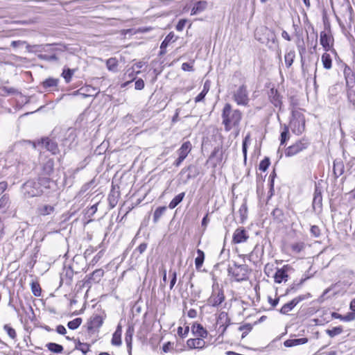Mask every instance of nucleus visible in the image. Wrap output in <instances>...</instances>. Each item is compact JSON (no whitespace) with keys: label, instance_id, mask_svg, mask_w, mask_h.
Listing matches in <instances>:
<instances>
[{"label":"nucleus","instance_id":"nucleus-4","mask_svg":"<svg viewBox=\"0 0 355 355\" xmlns=\"http://www.w3.org/2000/svg\"><path fill=\"white\" fill-rule=\"evenodd\" d=\"M254 37L257 40L266 45H268L270 42L272 44L277 43V37L275 32L266 26L257 28L255 31Z\"/></svg>","mask_w":355,"mask_h":355},{"label":"nucleus","instance_id":"nucleus-18","mask_svg":"<svg viewBox=\"0 0 355 355\" xmlns=\"http://www.w3.org/2000/svg\"><path fill=\"white\" fill-rule=\"evenodd\" d=\"M42 143L44 148L52 154L55 155L59 153L58 144L55 141L49 138H45L42 139Z\"/></svg>","mask_w":355,"mask_h":355},{"label":"nucleus","instance_id":"nucleus-58","mask_svg":"<svg viewBox=\"0 0 355 355\" xmlns=\"http://www.w3.org/2000/svg\"><path fill=\"white\" fill-rule=\"evenodd\" d=\"M355 320V313L354 311L347 313L345 315H343V321L350 322Z\"/></svg>","mask_w":355,"mask_h":355},{"label":"nucleus","instance_id":"nucleus-62","mask_svg":"<svg viewBox=\"0 0 355 355\" xmlns=\"http://www.w3.org/2000/svg\"><path fill=\"white\" fill-rule=\"evenodd\" d=\"M144 87V82L142 79L139 78L135 82V89L141 90Z\"/></svg>","mask_w":355,"mask_h":355},{"label":"nucleus","instance_id":"nucleus-10","mask_svg":"<svg viewBox=\"0 0 355 355\" xmlns=\"http://www.w3.org/2000/svg\"><path fill=\"white\" fill-rule=\"evenodd\" d=\"M104 275V270L103 269H97L94 270L92 275L91 277H88L84 282L83 286L87 287L88 288H90L92 286H94V284L98 283L101 277Z\"/></svg>","mask_w":355,"mask_h":355},{"label":"nucleus","instance_id":"nucleus-16","mask_svg":"<svg viewBox=\"0 0 355 355\" xmlns=\"http://www.w3.org/2000/svg\"><path fill=\"white\" fill-rule=\"evenodd\" d=\"M333 37L325 31H322L320 35V42L325 51H329L332 46Z\"/></svg>","mask_w":355,"mask_h":355},{"label":"nucleus","instance_id":"nucleus-3","mask_svg":"<svg viewBox=\"0 0 355 355\" xmlns=\"http://www.w3.org/2000/svg\"><path fill=\"white\" fill-rule=\"evenodd\" d=\"M290 128L295 135H301L305 130V119L300 110H293L290 120Z\"/></svg>","mask_w":355,"mask_h":355},{"label":"nucleus","instance_id":"nucleus-7","mask_svg":"<svg viewBox=\"0 0 355 355\" xmlns=\"http://www.w3.org/2000/svg\"><path fill=\"white\" fill-rule=\"evenodd\" d=\"M233 99L239 105H247L249 103L248 92L245 85H241L233 93Z\"/></svg>","mask_w":355,"mask_h":355},{"label":"nucleus","instance_id":"nucleus-22","mask_svg":"<svg viewBox=\"0 0 355 355\" xmlns=\"http://www.w3.org/2000/svg\"><path fill=\"white\" fill-rule=\"evenodd\" d=\"M191 331L193 335L201 338H206L208 334L207 331L199 323H194L192 325Z\"/></svg>","mask_w":355,"mask_h":355},{"label":"nucleus","instance_id":"nucleus-31","mask_svg":"<svg viewBox=\"0 0 355 355\" xmlns=\"http://www.w3.org/2000/svg\"><path fill=\"white\" fill-rule=\"evenodd\" d=\"M322 196L321 190L316 187L315 189V191H314L313 206L315 207L317 205L319 207H320L322 206Z\"/></svg>","mask_w":355,"mask_h":355},{"label":"nucleus","instance_id":"nucleus-23","mask_svg":"<svg viewBox=\"0 0 355 355\" xmlns=\"http://www.w3.org/2000/svg\"><path fill=\"white\" fill-rule=\"evenodd\" d=\"M119 196H120L119 191L116 190L113 187L112 189V190L108 196V198H107L108 202H109V205L111 209L114 208L116 205L119 198Z\"/></svg>","mask_w":355,"mask_h":355},{"label":"nucleus","instance_id":"nucleus-56","mask_svg":"<svg viewBox=\"0 0 355 355\" xmlns=\"http://www.w3.org/2000/svg\"><path fill=\"white\" fill-rule=\"evenodd\" d=\"M189 326L185 327L184 329H183L182 327H179L178 328V334L180 337H182V338L186 337L187 336V334H189Z\"/></svg>","mask_w":355,"mask_h":355},{"label":"nucleus","instance_id":"nucleus-53","mask_svg":"<svg viewBox=\"0 0 355 355\" xmlns=\"http://www.w3.org/2000/svg\"><path fill=\"white\" fill-rule=\"evenodd\" d=\"M270 162L268 157H265L263 160L261 161L259 168L260 171H266L268 166H270Z\"/></svg>","mask_w":355,"mask_h":355},{"label":"nucleus","instance_id":"nucleus-17","mask_svg":"<svg viewBox=\"0 0 355 355\" xmlns=\"http://www.w3.org/2000/svg\"><path fill=\"white\" fill-rule=\"evenodd\" d=\"M353 277L354 273L351 271L344 272L342 279L336 282L335 286L337 287L350 286L353 282Z\"/></svg>","mask_w":355,"mask_h":355},{"label":"nucleus","instance_id":"nucleus-40","mask_svg":"<svg viewBox=\"0 0 355 355\" xmlns=\"http://www.w3.org/2000/svg\"><path fill=\"white\" fill-rule=\"evenodd\" d=\"M72 274H73V272L69 270L66 272V274H65L66 278H64L63 275H61L60 286H62L64 281H65V286H69L71 285V276L72 275Z\"/></svg>","mask_w":355,"mask_h":355},{"label":"nucleus","instance_id":"nucleus-19","mask_svg":"<svg viewBox=\"0 0 355 355\" xmlns=\"http://www.w3.org/2000/svg\"><path fill=\"white\" fill-rule=\"evenodd\" d=\"M59 83L58 78H49L44 80L41 84L42 87L48 91L58 90Z\"/></svg>","mask_w":355,"mask_h":355},{"label":"nucleus","instance_id":"nucleus-9","mask_svg":"<svg viewBox=\"0 0 355 355\" xmlns=\"http://www.w3.org/2000/svg\"><path fill=\"white\" fill-rule=\"evenodd\" d=\"M311 297L310 293H307L305 295H301L293 299L291 302L285 304L281 309L280 312L283 314H286L291 311L300 302L307 299Z\"/></svg>","mask_w":355,"mask_h":355},{"label":"nucleus","instance_id":"nucleus-32","mask_svg":"<svg viewBox=\"0 0 355 355\" xmlns=\"http://www.w3.org/2000/svg\"><path fill=\"white\" fill-rule=\"evenodd\" d=\"M344 164L341 161H334L333 171L336 177L340 176L344 172Z\"/></svg>","mask_w":355,"mask_h":355},{"label":"nucleus","instance_id":"nucleus-29","mask_svg":"<svg viewBox=\"0 0 355 355\" xmlns=\"http://www.w3.org/2000/svg\"><path fill=\"white\" fill-rule=\"evenodd\" d=\"M54 169V161L52 159H49L43 165L42 170L45 175H51Z\"/></svg>","mask_w":355,"mask_h":355},{"label":"nucleus","instance_id":"nucleus-47","mask_svg":"<svg viewBox=\"0 0 355 355\" xmlns=\"http://www.w3.org/2000/svg\"><path fill=\"white\" fill-rule=\"evenodd\" d=\"M175 37V35L173 32H171L163 40V42L161 43L160 49H166V48L168 46V44L171 40H173Z\"/></svg>","mask_w":355,"mask_h":355},{"label":"nucleus","instance_id":"nucleus-8","mask_svg":"<svg viewBox=\"0 0 355 355\" xmlns=\"http://www.w3.org/2000/svg\"><path fill=\"white\" fill-rule=\"evenodd\" d=\"M248 266L246 265L235 266L232 268V273L236 282L246 281L248 279Z\"/></svg>","mask_w":355,"mask_h":355},{"label":"nucleus","instance_id":"nucleus-64","mask_svg":"<svg viewBox=\"0 0 355 355\" xmlns=\"http://www.w3.org/2000/svg\"><path fill=\"white\" fill-rule=\"evenodd\" d=\"M173 344L171 343V342H167L166 343H165L163 347H162V349L164 352H168L171 350V349L173 348Z\"/></svg>","mask_w":355,"mask_h":355},{"label":"nucleus","instance_id":"nucleus-35","mask_svg":"<svg viewBox=\"0 0 355 355\" xmlns=\"http://www.w3.org/2000/svg\"><path fill=\"white\" fill-rule=\"evenodd\" d=\"M198 257L195 259V265L197 270H199L204 262L205 260V253L202 250L198 249L197 250Z\"/></svg>","mask_w":355,"mask_h":355},{"label":"nucleus","instance_id":"nucleus-34","mask_svg":"<svg viewBox=\"0 0 355 355\" xmlns=\"http://www.w3.org/2000/svg\"><path fill=\"white\" fill-rule=\"evenodd\" d=\"M185 196V193L182 192L177 195L169 203L168 207L171 209L176 207L184 199Z\"/></svg>","mask_w":355,"mask_h":355},{"label":"nucleus","instance_id":"nucleus-2","mask_svg":"<svg viewBox=\"0 0 355 355\" xmlns=\"http://www.w3.org/2000/svg\"><path fill=\"white\" fill-rule=\"evenodd\" d=\"M242 112L239 110H234L230 103H226L222 110V124L225 130L229 132L233 128L239 126L242 119Z\"/></svg>","mask_w":355,"mask_h":355},{"label":"nucleus","instance_id":"nucleus-36","mask_svg":"<svg viewBox=\"0 0 355 355\" xmlns=\"http://www.w3.org/2000/svg\"><path fill=\"white\" fill-rule=\"evenodd\" d=\"M295 58V51L291 50L289 52L286 53L284 55V61L287 68L291 67L293 63L294 59Z\"/></svg>","mask_w":355,"mask_h":355},{"label":"nucleus","instance_id":"nucleus-54","mask_svg":"<svg viewBox=\"0 0 355 355\" xmlns=\"http://www.w3.org/2000/svg\"><path fill=\"white\" fill-rule=\"evenodd\" d=\"M310 279V276L306 275H304L299 280L295 279L293 281V286L291 288H295V286H302L303 282Z\"/></svg>","mask_w":355,"mask_h":355},{"label":"nucleus","instance_id":"nucleus-52","mask_svg":"<svg viewBox=\"0 0 355 355\" xmlns=\"http://www.w3.org/2000/svg\"><path fill=\"white\" fill-rule=\"evenodd\" d=\"M297 48L299 50V53L301 55L302 69V71L304 72L306 71H308L307 67H304V58L302 56V54L305 52L306 49L304 45H299V44L297 45Z\"/></svg>","mask_w":355,"mask_h":355},{"label":"nucleus","instance_id":"nucleus-14","mask_svg":"<svg viewBox=\"0 0 355 355\" xmlns=\"http://www.w3.org/2000/svg\"><path fill=\"white\" fill-rule=\"evenodd\" d=\"M249 236L243 227L237 228L233 234L232 242L234 243H241L247 241Z\"/></svg>","mask_w":355,"mask_h":355},{"label":"nucleus","instance_id":"nucleus-28","mask_svg":"<svg viewBox=\"0 0 355 355\" xmlns=\"http://www.w3.org/2000/svg\"><path fill=\"white\" fill-rule=\"evenodd\" d=\"M121 327L119 325L112 335V344L113 345L119 346L121 345Z\"/></svg>","mask_w":355,"mask_h":355},{"label":"nucleus","instance_id":"nucleus-1","mask_svg":"<svg viewBox=\"0 0 355 355\" xmlns=\"http://www.w3.org/2000/svg\"><path fill=\"white\" fill-rule=\"evenodd\" d=\"M55 187V184L49 178L40 177L36 180H29L23 184L21 191L26 198L40 196L49 193Z\"/></svg>","mask_w":355,"mask_h":355},{"label":"nucleus","instance_id":"nucleus-30","mask_svg":"<svg viewBox=\"0 0 355 355\" xmlns=\"http://www.w3.org/2000/svg\"><path fill=\"white\" fill-rule=\"evenodd\" d=\"M133 334L134 329L132 327H129L125 332V341L126 343L130 353L131 352L132 350V341Z\"/></svg>","mask_w":355,"mask_h":355},{"label":"nucleus","instance_id":"nucleus-26","mask_svg":"<svg viewBox=\"0 0 355 355\" xmlns=\"http://www.w3.org/2000/svg\"><path fill=\"white\" fill-rule=\"evenodd\" d=\"M205 342L202 338H190L187 341V345L190 349L202 348Z\"/></svg>","mask_w":355,"mask_h":355},{"label":"nucleus","instance_id":"nucleus-50","mask_svg":"<svg viewBox=\"0 0 355 355\" xmlns=\"http://www.w3.org/2000/svg\"><path fill=\"white\" fill-rule=\"evenodd\" d=\"M272 215L274 217V218L278 221H282L284 218V213L283 211L281 209L275 208L272 211Z\"/></svg>","mask_w":355,"mask_h":355},{"label":"nucleus","instance_id":"nucleus-61","mask_svg":"<svg viewBox=\"0 0 355 355\" xmlns=\"http://www.w3.org/2000/svg\"><path fill=\"white\" fill-rule=\"evenodd\" d=\"M8 202V197L6 195H3L0 198V209L4 207Z\"/></svg>","mask_w":355,"mask_h":355},{"label":"nucleus","instance_id":"nucleus-51","mask_svg":"<svg viewBox=\"0 0 355 355\" xmlns=\"http://www.w3.org/2000/svg\"><path fill=\"white\" fill-rule=\"evenodd\" d=\"M225 320H228L227 313H226L225 311H222L218 315V320H217V323L220 325V328H221L222 326H224V322Z\"/></svg>","mask_w":355,"mask_h":355},{"label":"nucleus","instance_id":"nucleus-12","mask_svg":"<svg viewBox=\"0 0 355 355\" xmlns=\"http://www.w3.org/2000/svg\"><path fill=\"white\" fill-rule=\"evenodd\" d=\"M55 205L39 204L36 208V214L40 216L51 215L55 212Z\"/></svg>","mask_w":355,"mask_h":355},{"label":"nucleus","instance_id":"nucleus-27","mask_svg":"<svg viewBox=\"0 0 355 355\" xmlns=\"http://www.w3.org/2000/svg\"><path fill=\"white\" fill-rule=\"evenodd\" d=\"M207 7V2L205 1H197L191 10V15H197L204 11Z\"/></svg>","mask_w":355,"mask_h":355},{"label":"nucleus","instance_id":"nucleus-33","mask_svg":"<svg viewBox=\"0 0 355 355\" xmlns=\"http://www.w3.org/2000/svg\"><path fill=\"white\" fill-rule=\"evenodd\" d=\"M103 324V318L100 315H95L90 321L88 328L98 329Z\"/></svg>","mask_w":355,"mask_h":355},{"label":"nucleus","instance_id":"nucleus-11","mask_svg":"<svg viewBox=\"0 0 355 355\" xmlns=\"http://www.w3.org/2000/svg\"><path fill=\"white\" fill-rule=\"evenodd\" d=\"M225 300V295L223 290H213L211 296L207 300L209 305L217 306Z\"/></svg>","mask_w":355,"mask_h":355},{"label":"nucleus","instance_id":"nucleus-25","mask_svg":"<svg viewBox=\"0 0 355 355\" xmlns=\"http://www.w3.org/2000/svg\"><path fill=\"white\" fill-rule=\"evenodd\" d=\"M308 342V338H301L295 339H288L284 341V345L286 347H291L300 345H304Z\"/></svg>","mask_w":355,"mask_h":355},{"label":"nucleus","instance_id":"nucleus-38","mask_svg":"<svg viewBox=\"0 0 355 355\" xmlns=\"http://www.w3.org/2000/svg\"><path fill=\"white\" fill-rule=\"evenodd\" d=\"M46 347L49 351L56 354L62 353L64 349L61 345L55 343H49L46 345Z\"/></svg>","mask_w":355,"mask_h":355},{"label":"nucleus","instance_id":"nucleus-20","mask_svg":"<svg viewBox=\"0 0 355 355\" xmlns=\"http://www.w3.org/2000/svg\"><path fill=\"white\" fill-rule=\"evenodd\" d=\"M270 102L275 106L281 107L282 102V96H280L279 93L277 89H275L274 88H272L270 90V92L268 94Z\"/></svg>","mask_w":355,"mask_h":355},{"label":"nucleus","instance_id":"nucleus-15","mask_svg":"<svg viewBox=\"0 0 355 355\" xmlns=\"http://www.w3.org/2000/svg\"><path fill=\"white\" fill-rule=\"evenodd\" d=\"M19 282L21 287L31 286V288H41L37 277L33 275L25 276Z\"/></svg>","mask_w":355,"mask_h":355},{"label":"nucleus","instance_id":"nucleus-24","mask_svg":"<svg viewBox=\"0 0 355 355\" xmlns=\"http://www.w3.org/2000/svg\"><path fill=\"white\" fill-rule=\"evenodd\" d=\"M191 150V144L190 141H187L184 142L181 147L178 150L177 153L179 156L185 159L188 154L190 153Z\"/></svg>","mask_w":355,"mask_h":355},{"label":"nucleus","instance_id":"nucleus-44","mask_svg":"<svg viewBox=\"0 0 355 355\" xmlns=\"http://www.w3.org/2000/svg\"><path fill=\"white\" fill-rule=\"evenodd\" d=\"M73 73L74 70L69 68L63 70L62 73V76L64 78L67 83H69L71 81Z\"/></svg>","mask_w":355,"mask_h":355},{"label":"nucleus","instance_id":"nucleus-42","mask_svg":"<svg viewBox=\"0 0 355 355\" xmlns=\"http://www.w3.org/2000/svg\"><path fill=\"white\" fill-rule=\"evenodd\" d=\"M343 331V327L341 326L336 327L332 328L331 329H327L326 333L331 338H333L336 336L340 334Z\"/></svg>","mask_w":355,"mask_h":355},{"label":"nucleus","instance_id":"nucleus-57","mask_svg":"<svg viewBox=\"0 0 355 355\" xmlns=\"http://www.w3.org/2000/svg\"><path fill=\"white\" fill-rule=\"evenodd\" d=\"M311 234L315 238H318L320 236V230L317 225H312L311 227Z\"/></svg>","mask_w":355,"mask_h":355},{"label":"nucleus","instance_id":"nucleus-59","mask_svg":"<svg viewBox=\"0 0 355 355\" xmlns=\"http://www.w3.org/2000/svg\"><path fill=\"white\" fill-rule=\"evenodd\" d=\"M187 22V19H180L175 26L176 30L178 31H182L184 29Z\"/></svg>","mask_w":355,"mask_h":355},{"label":"nucleus","instance_id":"nucleus-49","mask_svg":"<svg viewBox=\"0 0 355 355\" xmlns=\"http://www.w3.org/2000/svg\"><path fill=\"white\" fill-rule=\"evenodd\" d=\"M252 329V326L250 323L245 324L239 327V330L243 331L242 338H245L248 334Z\"/></svg>","mask_w":355,"mask_h":355},{"label":"nucleus","instance_id":"nucleus-5","mask_svg":"<svg viewBox=\"0 0 355 355\" xmlns=\"http://www.w3.org/2000/svg\"><path fill=\"white\" fill-rule=\"evenodd\" d=\"M295 275V269L290 265H285L282 268L277 269L274 275L275 282L280 284L291 279Z\"/></svg>","mask_w":355,"mask_h":355},{"label":"nucleus","instance_id":"nucleus-21","mask_svg":"<svg viewBox=\"0 0 355 355\" xmlns=\"http://www.w3.org/2000/svg\"><path fill=\"white\" fill-rule=\"evenodd\" d=\"M77 92L83 95L85 97H88L96 96L98 91L97 88L91 85H85V87H82Z\"/></svg>","mask_w":355,"mask_h":355},{"label":"nucleus","instance_id":"nucleus-37","mask_svg":"<svg viewBox=\"0 0 355 355\" xmlns=\"http://www.w3.org/2000/svg\"><path fill=\"white\" fill-rule=\"evenodd\" d=\"M166 207H157L154 213H153V222L155 223H157L160 218L164 214L165 211H166Z\"/></svg>","mask_w":355,"mask_h":355},{"label":"nucleus","instance_id":"nucleus-43","mask_svg":"<svg viewBox=\"0 0 355 355\" xmlns=\"http://www.w3.org/2000/svg\"><path fill=\"white\" fill-rule=\"evenodd\" d=\"M290 135L288 127L286 125H284V130L281 132V142L280 145H284L285 142L289 139Z\"/></svg>","mask_w":355,"mask_h":355},{"label":"nucleus","instance_id":"nucleus-46","mask_svg":"<svg viewBox=\"0 0 355 355\" xmlns=\"http://www.w3.org/2000/svg\"><path fill=\"white\" fill-rule=\"evenodd\" d=\"M76 349L81 351L84 355H86L89 350V345L78 341L76 345Z\"/></svg>","mask_w":355,"mask_h":355},{"label":"nucleus","instance_id":"nucleus-55","mask_svg":"<svg viewBox=\"0 0 355 355\" xmlns=\"http://www.w3.org/2000/svg\"><path fill=\"white\" fill-rule=\"evenodd\" d=\"M4 330L7 332L8 335L12 338L15 339L16 337V331L8 324H6L3 327Z\"/></svg>","mask_w":355,"mask_h":355},{"label":"nucleus","instance_id":"nucleus-48","mask_svg":"<svg viewBox=\"0 0 355 355\" xmlns=\"http://www.w3.org/2000/svg\"><path fill=\"white\" fill-rule=\"evenodd\" d=\"M118 65V62L116 58H111L107 60L106 66L110 71H114Z\"/></svg>","mask_w":355,"mask_h":355},{"label":"nucleus","instance_id":"nucleus-60","mask_svg":"<svg viewBox=\"0 0 355 355\" xmlns=\"http://www.w3.org/2000/svg\"><path fill=\"white\" fill-rule=\"evenodd\" d=\"M147 246L148 244L146 243H142L135 249V251L139 252V254H142L146 251Z\"/></svg>","mask_w":355,"mask_h":355},{"label":"nucleus","instance_id":"nucleus-39","mask_svg":"<svg viewBox=\"0 0 355 355\" xmlns=\"http://www.w3.org/2000/svg\"><path fill=\"white\" fill-rule=\"evenodd\" d=\"M321 60L324 69H330L331 68L332 60L329 54L327 53L322 54Z\"/></svg>","mask_w":355,"mask_h":355},{"label":"nucleus","instance_id":"nucleus-63","mask_svg":"<svg viewBox=\"0 0 355 355\" xmlns=\"http://www.w3.org/2000/svg\"><path fill=\"white\" fill-rule=\"evenodd\" d=\"M182 69L185 71H193V66L188 62H184L182 64Z\"/></svg>","mask_w":355,"mask_h":355},{"label":"nucleus","instance_id":"nucleus-13","mask_svg":"<svg viewBox=\"0 0 355 355\" xmlns=\"http://www.w3.org/2000/svg\"><path fill=\"white\" fill-rule=\"evenodd\" d=\"M43 50L45 51H50L52 53V54H38L37 58L39 59L49 62H56L58 60V58L54 53L55 48L52 47V44L44 45Z\"/></svg>","mask_w":355,"mask_h":355},{"label":"nucleus","instance_id":"nucleus-41","mask_svg":"<svg viewBox=\"0 0 355 355\" xmlns=\"http://www.w3.org/2000/svg\"><path fill=\"white\" fill-rule=\"evenodd\" d=\"M305 244L303 242L294 243L291 245V248L294 253H300L304 250Z\"/></svg>","mask_w":355,"mask_h":355},{"label":"nucleus","instance_id":"nucleus-6","mask_svg":"<svg viewBox=\"0 0 355 355\" xmlns=\"http://www.w3.org/2000/svg\"><path fill=\"white\" fill-rule=\"evenodd\" d=\"M311 141L308 138L303 137L297 141L295 144L286 149L285 155L287 157H292L302 150L306 149L310 146Z\"/></svg>","mask_w":355,"mask_h":355},{"label":"nucleus","instance_id":"nucleus-45","mask_svg":"<svg viewBox=\"0 0 355 355\" xmlns=\"http://www.w3.org/2000/svg\"><path fill=\"white\" fill-rule=\"evenodd\" d=\"M82 319L80 318H75L74 320L69 321L67 324V327L72 330L76 329L81 324Z\"/></svg>","mask_w":355,"mask_h":355}]
</instances>
